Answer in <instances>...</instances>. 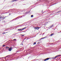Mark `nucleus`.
I'll return each mask as SVG.
<instances>
[{
    "label": "nucleus",
    "mask_w": 61,
    "mask_h": 61,
    "mask_svg": "<svg viewBox=\"0 0 61 61\" xmlns=\"http://www.w3.org/2000/svg\"><path fill=\"white\" fill-rule=\"evenodd\" d=\"M26 28L25 27V28H23V29H18V30H19V31H22V30H24V29H25Z\"/></svg>",
    "instance_id": "nucleus-1"
},
{
    "label": "nucleus",
    "mask_w": 61,
    "mask_h": 61,
    "mask_svg": "<svg viewBox=\"0 0 61 61\" xmlns=\"http://www.w3.org/2000/svg\"><path fill=\"white\" fill-rule=\"evenodd\" d=\"M40 28H38V27L34 28L35 30H36V29H37V30H38V29H39Z\"/></svg>",
    "instance_id": "nucleus-2"
},
{
    "label": "nucleus",
    "mask_w": 61,
    "mask_h": 61,
    "mask_svg": "<svg viewBox=\"0 0 61 61\" xmlns=\"http://www.w3.org/2000/svg\"><path fill=\"white\" fill-rule=\"evenodd\" d=\"M49 58H46V59H45L44 60V61H46V60H48L49 59Z\"/></svg>",
    "instance_id": "nucleus-3"
},
{
    "label": "nucleus",
    "mask_w": 61,
    "mask_h": 61,
    "mask_svg": "<svg viewBox=\"0 0 61 61\" xmlns=\"http://www.w3.org/2000/svg\"><path fill=\"white\" fill-rule=\"evenodd\" d=\"M11 49H12V48H9V50L10 51H11Z\"/></svg>",
    "instance_id": "nucleus-4"
},
{
    "label": "nucleus",
    "mask_w": 61,
    "mask_h": 61,
    "mask_svg": "<svg viewBox=\"0 0 61 61\" xmlns=\"http://www.w3.org/2000/svg\"><path fill=\"white\" fill-rule=\"evenodd\" d=\"M60 56V55H58V56H56L55 57V58H54L55 59L57 57V56Z\"/></svg>",
    "instance_id": "nucleus-5"
},
{
    "label": "nucleus",
    "mask_w": 61,
    "mask_h": 61,
    "mask_svg": "<svg viewBox=\"0 0 61 61\" xmlns=\"http://www.w3.org/2000/svg\"><path fill=\"white\" fill-rule=\"evenodd\" d=\"M18 0H13L12 2H14V1H17Z\"/></svg>",
    "instance_id": "nucleus-6"
},
{
    "label": "nucleus",
    "mask_w": 61,
    "mask_h": 61,
    "mask_svg": "<svg viewBox=\"0 0 61 61\" xmlns=\"http://www.w3.org/2000/svg\"><path fill=\"white\" fill-rule=\"evenodd\" d=\"M9 48V47H6V49H8Z\"/></svg>",
    "instance_id": "nucleus-7"
},
{
    "label": "nucleus",
    "mask_w": 61,
    "mask_h": 61,
    "mask_svg": "<svg viewBox=\"0 0 61 61\" xmlns=\"http://www.w3.org/2000/svg\"><path fill=\"white\" fill-rule=\"evenodd\" d=\"M31 17H33V15H31Z\"/></svg>",
    "instance_id": "nucleus-8"
},
{
    "label": "nucleus",
    "mask_w": 61,
    "mask_h": 61,
    "mask_svg": "<svg viewBox=\"0 0 61 61\" xmlns=\"http://www.w3.org/2000/svg\"><path fill=\"white\" fill-rule=\"evenodd\" d=\"M36 43H34V45H36Z\"/></svg>",
    "instance_id": "nucleus-9"
},
{
    "label": "nucleus",
    "mask_w": 61,
    "mask_h": 61,
    "mask_svg": "<svg viewBox=\"0 0 61 61\" xmlns=\"http://www.w3.org/2000/svg\"><path fill=\"white\" fill-rule=\"evenodd\" d=\"M52 35H53V34H51V36H52Z\"/></svg>",
    "instance_id": "nucleus-10"
},
{
    "label": "nucleus",
    "mask_w": 61,
    "mask_h": 61,
    "mask_svg": "<svg viewBox=\"0 0 61 61\" xmlns=\"http://www.w3.org/2000/svg\"><path fill=\"white\" fill-rule=\"evenodd\" d=\"M16 39H14V40H16Z\"/></svg>",
    "instance_id": "nucleus-11"
},
{
    "label": "nucleus",
    "mask_w": 61,
    "mask_h": 61,
    "mask_svg": "<svg viewBox=\"0 0 61 61\" xmlns=\"http://www.w3.org/2000/svg\"><path fill=\"white\" fill-rule=\"evenodd\" d=\"M5 46V45H3V46Z\"/></svg>",
    "instance_id": "nucleus-12"
},
{
    "label": "nucleus",
    "mask_w": 61,
    "mask_h": 61,
    "mask_svg": "<svg viewBox=\"0 0 61 61\" xmlns=\"http://www.w3.org/2000/svg\"><path fill=\"white\" fill-rule=\"evenodd\" d=\"M1 17H0V19H1Z\"/></svg>",
    "instance_id": "nucleus-13"
},
{
    "label": "nucleus",
    "mask_w": 61,
    "mask_h": 61,
    "mask_svg": "<svg viewBox=\"0 0 61 61\" xmlns=\"http://www.w3.org/2000/svg\"><path fill=\"white\" fill-rule=\"evenodd\" d=\"M24 35H22V36H24Z\"/></svg>",
    "instance_id": "nucleus-14"
},
{
    "label": "nucleus",
    "mask_w": 61,
    "mask_h": 61,
    "mask_svg": "<svg viewBox=\"0 0 61 61\" xmlns=\"http://www.w3.org/2000/svg\"><path fill=\"white\" fill-rule=\"evenodd\" d=\"M43 39V38H41V39Z\"/></svg>",
    "instance_id": "nucleus-15"
},
{
    "label": "nucleus",
    "mask_w": 61,
    "mask_h": 61,
    "mask_svg": "<svg viewBox=\"0 0 61 61\" xmlns=\"http://www.w3.org/2000/svg\"><path fill=\"white\" fill-rule=\"evenodd\" d=\"M60 12H61V11H60Z\"/></svg>",
    "instance_id": "nucleus-16"
}]
</instances>
